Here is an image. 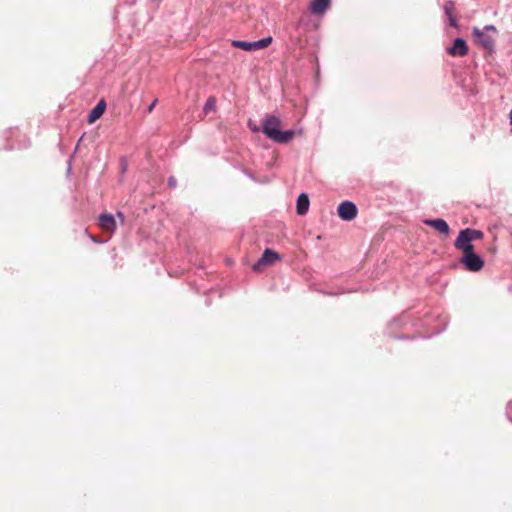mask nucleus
<instances>
[{
  "label": "nucleus",
  "mask_w": 512,
  "mask_h": 512,
  "mask_svg": "<svg viewBox=\"0 0 512 512\" xmlns=\"http://www.w3.org/2000/svg\"><path fill=\"white\" fill-rule=\"evenodd\" d=\"M310 206V199L307 193L302 192L296 200V213L300 216L307 214Z\"/></svg>",
  "instance_id": "4468645a"
},
{
  "label": "nucleus",
  "mask_w": 512,
  "mask_h": 512,
  "mask_svg": "<svg viewBox=\"0 0 512 512\" xmlns=\"http://www.w3.org/2000/svg\"><path fill=\"white\" fill-rule=\"evenodd\" d=\"M99 225L106 231L115 232L117 229V224L115 220V216L110 213H101L98 217Z\"/></svg>",
  "instance_id": "f8f14e48"
},
{
  "label": "nucleus",
  "mask_w": 512,
  "mask_h": 512,
  "mask_svg": "<svg viewBox=\"0 0 512 512\" xmlns=\"http://www.w3.org/2000/svg\"><path fill=\"white\" fill-rule=\"evenodd\" d=\"M281 260V255L271 248H265L261 257L252 265L255 272H261L266 266H272L276 261Z\"/></svg>",
  "instance_id": "423d86ee"
},
{
  "label": "nucleus",
  "mask_w": 512,
  "mask_h": 512,
  "mask_svg": "<svg viewBox=\"0 0 512 512\" xmlns=\"http://www.w3.org/2000/svg\"><path fill=\"white\" fill-rule=\"evenodd\" d=\"M485 266L484 257L476 250L464 252L458 258V261L451 265L452 269H462L467 272H480Z\"/></svg>",
  "instance_id": "7ed1b4c3"
},
{
  "label": "nucleus",
  "mask_w": 512,
  "mask_h": 512,
  "mask_svg": "<svg viewBox=\"0 0 512 512\" xmlns=\"http://www.w3.org/2000/svg\"><path fill=\"white\" fill-rule=\"evenodd\" d=\"M409 199L410 192L408 189L401 188L393 182L386 184V206L393 207L389 211L386 210V214L400 216L404 212L403 207L406 201Z\"/></svg>",
  "instance_id": "f03ea898"
},
{
  "label": "nucleus",
  "mask_w": 512,
  "mask_h": 512,
  "mask_svg": "<svg viewBox=\"0 0 512 512\" xmlns=\"http://www.w3.org/2000/svg\"><path fill=\"white\" fill-rule=\"evenodd\" d=\"M243 173H244L248 178H250L251 180L256 181V179H255V177H254L253 173H252L250 170L244 169V170H243Z\"/></svg>",
  "instance_id": "cd10ccee"
},
{
  "label": "nucleus",
  "mask_w": 512,
  "mask_h": 512,
  "mask_svg": "<svg viewBox=\"0 0 512 512\" xmlns=\"http://www.w3.org/2000/svg\"><path fill=\"white\" fill-rule=\"evenodd\" d=\"M469 52L467 41L463 37H455L452 44L446 48V53L452 57H463Z\"/></svg>",
  "instance_id": "6e6552de"
},
{
  "label": "nucleus",
  "mask_w": 512,
  "mask_h": 512,
  "mask_svg": "<svg viewBox=\"0 0 512 512\" xmlns=\"http://www.w3.org/2000/svg\"><path fill=\"white\" fill-rule=\"evenodd\" d=\"M455 2L453 0H445L443 5V12L445 15L451 14L454 12Z\"/></svg>",
  "instance_id": "aec40b11"
},
{
  "label": "nucleus",
  "mask_w": 512,
  "mask_h": 512,
  "mask_svg": "<svg viewBox=\"0 0 512 512\" xmlns=\"http://www.w3.org/2000/svg\"><path fill=\"white\" fill-rule=\"evenodd\" d=\"M481 30L485 31V33L493 32L494 34L498 33V30L495 25L493 24H487L485 25Z\"/></svg>",
  "instance_id": "4be33fe9"
},
{
  "label": "nucleus",
  "mask_w": 512,
  "mask_h": 512,
  "mask_svg": "<svg viewBox=\"0 0 512 512\" xmlns=\"http://www.w3.org/2000/svg\"><path fill=\"white\" fill-rule=\"evenodd\" d=\"M13 148H14V145H10V146L5 147V149H7V150H11Z\"/></svg>",
  "instance_id": "473e14b6"
},
{
  "label": "nucleus",
  "mask_w": 512,
  "mask_h": 512,
  "mask_svg": "<svg viewBox=\"0 0 512 512\" xmlns=\"http://www.w3.org/2000/svg\"><path fill=\"white\" fill-rule=\"evenodd\" d=\"M91 239H92L94 242H98V241L96 240V238H95V237H93V236H91Z\"/></svg>",
  "instance_id": "72a5a7b5"
},
{
  "label": "nucleus",
  "mask_w": 512,
  "mask_h": 512,
  "mask_svg": "<svg viewBox=\"0 0 512 512\" xmlns=\"http://www.w3.org/2000/svg\"><path fill=\"white\" fill-rule=\"evenodd\" d=\"M116 216L123 222L124 221V213L121 211H117Z\"/></svg>",
  "instance_id": "c85d7f7f"
},
{
  "label": "nucleus",
  "mask_w": 512,
  "mask_h": 512,
  "mask_svg": "<svg viewBox=\"0 0 512 512\" xmlns=\"http://www.w3.org/2000/svg\"><path fill=\"white\" fill-rule=\"evenodd\" d=\"M471 37L475 44L484 49L489 55L495 54L496 43L494 37L485 33V31L481 30L477 26L472 28Z\"/></svg>",
  "instance_id": "20e7f679"
},
{
  "label": "nucleus",
  "mask_w": 512,
  "mask_h": 512,
  "mask_svg": "<svg viewBox=\"0 0 512 512\" xmlns=\"http://www.w3.org/2000/svg\"><path fill=\"white\" fill-rule=\"evenodd\" d=\"M423 223L434 229L442 236L447 237L451 233V228L448 222L443 218H427Z\"/></svg>",
  "instance_id": "9d476101"
},
{
  "label": "nucleus",
  "mask_w": 512,
  "mask_h": 512,
  "mask_svg": "<svg viewBox=\"0 0 512 512\" xmlns=\"http://www.w3.org/2000/svg\"><path fill=\"white\" fill-rule=\"evenodd\" d=\"M388 335L390 338L395 339V340H412V339H414V336H411L409 334H397V333L390 332Z\"/></svg>",
  "instance_id": "412c9836"
},
{
  "label": "nucleus",
  "mask_w": 512,
  "mask_h": 512,
  "mask_svg": "<svg viewBox=\"0 0 512 512\" xmlns=\"http://www.w3.org/2000/svg\"><path fill=\"white\" fill-rule=\"evenodd\" d=\"M251 130H252V131H256V132H257V131H259V128H258L257 126H252V127H251Z\"/></svg>",
  "instance_id": "2f4dec72"
},
{
  "label": "nucleus",
  "mask_w": 512,
  "mask_h": 512,
  "mask_svg": "<svg viewBox=\"0 0 512 512\" xmlns=\"http://www.w3.org/2000/svg\"><path fill=\"white\" fill-rule=\"evenodd\" d=\"M307 20H308V16L302 15L297 22V27H301L302 25L306 24Z\"/></svg>",
  "instance_id": "bb28decb"
},
{
  "label": "nucleus",
  "mask_w": 512,
  "mask_h": 512,
  "mask_svg": "<svg viewBox=\"0 0 512 512\" xmlns=\"http://www.w3.org/2000/svg\"><path fill=\"white\" fill-rule=\"evenodd\" d=\"M121 173L124 174L127 171V160L125 157L120 159Z\"/></svg>",
  "instance_id": "393cba45"
},
{
  "label": "nucleus",
  "mask_w": 512,
  "mask_h": 512,
  "mask_svg": "<svg viewBox=\"0 0 512 512\" xmlns=\"http://www.w3.org/2000/svg\"><path fill=\"white\" fill-rule=\"evenodd\" d=\"M262 132L268 139L279 144L290 142L295 135L294 129L282 130L280 119L275 115H269L263 119Z\"/></svg>",
  "instance_id": "f257e3e1"
},
{
  "label": "nucleus",
  "mask_w": 512,
  "mask_h": 512,
  "mask_svg": "<svg viewBox=\"0 0 512 512\" xmlns=\"http://www.w3.org/2000/svg\"><path fill=\"white\" fill-rule=\"evenodd\" d=\"M215 108H216V102H215V99H214L213 97H209V98L206 100V102H205V104H204V106H203V111H204L205 113H208V112H210V111H214V110H215Z\"/></svg>",
  "instance_id": "a211bd4d"
},
{
  "label": "nucleus",
  "mask_w": 512,
  "mask_h": 512,
  "mask_svg": "<svg viewBox=\"0 0 512 512\" xmlns=\"http://www.w3.org/2000/svg\"><path fill=\"white\" fill-rule=\"evenodd\" d=\"M453 245L456 250L462 253L475 250V245L465 228L459 230Z\"/></svg>",
  "instance_id": "0eeeda50"
},
{
  "label": "nucleus",
  "mask_w": 512,
  "mask_h": 512,
  "mask_svg": "<svg viewBox=\"0 0 512 512\" xmlns=\"http://www.w3.org/2000/svg\"><path fill=\"white\" fill-rule=\"evenodd\" d=\"M331 5V0H311L309 9L312 14L322 16Z\"/></svg>",
  "instance_id": "ddd939ff"
},
{
  "label": "nucleus",
  "mask_w": 512,
  "mask_h": 512,
  "mask_svg": "<svg viewBox=\"0 0 512 512\" xmlns=\"http://www.w3.org/2000/svg\"><path fill=\"white\" fill-rule=\"evenodd\" d=\"M508 117H509V123H510V126H511L510 130L512 132V109L509 111Z\"/></svg>",
  "instance_id": "c756f323"
},
{
  "label": "nucleus",
  "mask_w": 512,
  "mask_h": 512,
  "mask_svg": "<svg viewBox=\"0 0 512 512\" xmlns=\"http://www.w3.org/2000/svg\"><path fill=\"white\" fill-rule=\"evenodd\" d=\"M507 419L512 423V400L506 406Z\"/></svg>",
  "instance_id": "5701e85b"
},
{
  "label": "nucleus",
  "mask_w": 512,
  "mask_h": 512,
  "mask_svg": "<svg viewBox=\"0 0 512 512\" xmlns=\"http://www.w3.org/2000/svg\"><path fill=\"white\" fill-rule=\"evenodd\" d=\"M447 18V24L448 26L455 28L456 30H460V25L458 22L457 16L453 13L445 15Z\"/></svg>",
  "instance_id": "f3484780"
},
{
  "label": "nucleus",
  "mask_w": 512,
  "mask_h": 512,
  "mask_svg": "<svg viewBox=\"0 0 512 512\" xmlns=\"http://www.w3.org/2000/svg\"><path fill=\"white\" fill-rule=\"evenodd\" d=\"M273 41L272 36H266L255 41L233 40L232 46L243 51H256L268 47Z\"/></svg>",
  "instance_id": "39448f33"
},
{
  "label": "nucleus",
  "mask_w": 512,
  "mask_h": 512,
  "mask_svg": "<svg viewBox=\"0 0 512 512\" xmlns=\"http://www.w3.org/2000/svg\"><path fill=\"white\" fill-rule=\"evenodd\" d=\"M168 186L172 189L176 188L177 180L174 176H170L167 180Z\"/></svg>",
  "instance_id": "b1692460"
},
{
  "label": "nucleus",
  "mask_w": 512,
  "mask_h": 512,
  "mask_svg": "<svg viewBox=\"0 0 512 512\" xmlns=\"http://www.w3.org/2000/svg\"><path fill=\"white\" fill-rule=\"evenodd\" d=\"M355 290H352V289H347V290H319L320 293L324 294V295H329V296H336V295H340V294H343V293H350V292H354Z\"/></svg>",
  "instance_id": "6ab92c4d"
},
{
  "label": "nucleus",
  "mask_w": 512,
  "mask_h": 512,
  "mask_svg": "<svg viewBox=\"0 0 512 512\" xmlns=\"http://www.w3.org/2000/svg\"><path fill=\"white\" fill-rule=\"evenodd\" d=\"M337 212L340 219L344 221H352L357 216L358 208L354 202L344 200L338 205Z\"/></svg>",
  "instance_id": "1a4fd4ad"
},
{
  "label": "nucleus",
  "mask_w": 512,
  "mask_h": 512,
  "mask_svg": "<svg viewBox=\"0 0 512 512\" xmlns=\"http://www.w3.org/2000/svg\"><path fill=\"white\" fill-rule=\"evenodd\" d=\"M465 229L470 235L473 243L477 240H482L484 238V232L482 230L471 227H466Z\"/></svg>",
  "instance_id": "dca6fc26"
},
{
  "label": "nucleus",
  "mask_w": 512,
  "mask_h": 512,
  "mask_svg": "<svg viewBox=\"0 0 512 512\" xmlns=\"http://www.w3.org/2000/svg\"><path fill=\"white\" fill-rule=\"evenodd\" d=\"M106 109V102L104 99H100L96 105L89 111L86 121L89 124L94 123L96 120H98Z\"/></svg>",
  "instance_id": "9b49d317"
},
{
  "label": "nucleus",
  "mask_w": 512,
  "mask_h": 512,
  "mask_svg": "<svg viewBox=\"0 0 512 512\" xmlns=\"http://www.w3.org/2000/svg\"><path fill=\"white\" fill-rule=\"evenodd\" d=\"M158 103V99L155 98L151 103L150 105L146 108V113H151L154 109V107L156 106V104Z\"/></svg>",
  "instance_id": "a878e982"
},
{
  "label": "nucleus",
  "mask_w": 512,
  "mask_h": 512,
  "mask_svg": "<svg viewBox=\"0 0 512 512\" xmlns=\"http://www.w3.org/2000/svg\"><path fill=\"white\" fill-rule=\"evenodd\" d=\"M71 172V159L68 160V165H67V173L69 174Z\"/></svg>",
  "instance_id": "7c9ffc66"
},
{
  "label": "nucleus",
  "mask_w": 512,
  "mask_h": 512,
  "mask_svg": "<svg viewBox=\"0 0 512 512\" xmlns=\"http://www.w3.org/2000/svg\"><path fill=\"white\" fill-rule=\"evenodd\" d=\"M411 321V315L409 314V312L405 311L403 312L402 314L398 315V316H395L388 324V327L390 329L394 328V327H404L405 325H407L408 323H410Z\"/></svg>",
  "instance_id": "2eb2a0df"
}]
</instances>
